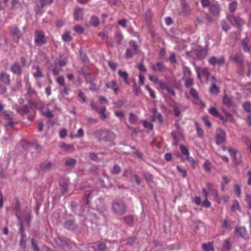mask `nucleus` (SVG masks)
<instances>
[{"label": "nucleus", "instance_id": "nucleus-1", "mask_svg": "<svg viewBox=\"0 0 251 251\" xmlns=\"http://www.w3.org/2000/svg\"><path fill=\"white\" fill-rule=\"evenodd\" d=\"M95 135L99 140L105 141H112L115 137L112 132L108 130H98L95 132Z\"/></svg>", "mask_w": 251, "mask_h": 251}, {"label": "nucleus", "instance_id": "nucleus-2", "mask_svg": "<svg viewBox=\"0 0 251 251\" xmlns=\"http://www.w3.org/2000/svg\"><path fill=\"white\" fill-rule=\"evenodd\" d=\"M112 210L117 215H122L126 211V206L123 201H115L112 204Z\"/></svg>", "mask_w": 251, "mask_h": 251}, {"label": "nucleus", "instance_id": "nucleus-3", "mask_svg": "<svg viewBox=\"0 0 251 251\" xmlns=\"http://www.w3.org/2000/svg\"><path fill=\"white\" fill-rule=\"evenodd\" d=\"M34 44L36 46H42L46 44L45 32L42 30H36L34 32Z\"/></svg>", "mask_w": 251, "mask_h": 251}, {"label": "nucleus", "instance_id": "nucleus-4", "mask_svg": "<svg viewBox=\"0 0 251 251\" xmlns=\"http://www.w3.org/2000/svg\"><path fill=\"white\" fill-rule=\"evenodd\" d=\"M206 187L210 195L213 197L214 201L218 203H220L221 201V198L218 195L215 185L213 183L208 182L206 183Z\"/></svg>", "mask_w": 251, "mask_h": 251}, {"label": "nucleus", "instance_id": "nucleus-5", "mask_svg": "<svg viewBox=\"0 0 251 251\" xmlns=\"http://www.w3.org/2000/svg\"><path fill=\"white\" fill-rule=\"evenodd\" d=\"M90 106L94 110L97 112L100 115V118L101 120H105L108 117V115L105 113L106 110L105 107L102 106L99 107L93 101L91 102Z\"/></svg>", "mask_w": 251, "mask_h": 251}, {"label": "nucleus", "instance_id": "nucleus-6", "mask_svg": "<svg viewBox=\"0 0 251 251\" xmlns=\"http://www.w3.org/2000/svg\"><path fill=\"white\" fill-rule=\"evenodd\" d=\"M56 82L62 87L61 93L65 95H68L70 89L67 86L65 83V78L63 75H60L56 78Z\"/></svg>", "mask_w": 251, "mask_h": 251}, {"label": "nucleus", "instance_id": "nucleus-7", "mask_svg": "<svg viewBox=\"0 0 251 251\" xmlns=\"http://www.w3.org/2000/svg\"><path fill=\"white\" fill-rule=\"evenodd\" d=\"M190 94L194 99L193 102L194 103L200 106L202 109H203L205 107V104L200 99L198 93L195 89L191 88L190 90Z\"/></svg>", "mask_w": 251, "mask_h": 251}, {"label": "nucleus", "instance_id": "nucleus-8", "mask_svg": "<svg viewBox=\"0 0 251 251\" xmlns=\"http://www.w3.org/2000/svg\"><path fill=\"white\" fill-rule=\"evenodd\" d=\"M228 19L232 25L238 27H240L245 23L244 21L239 16H236L235 15L229 16Z\"/></svg>", "mask_w": 251, "mask_h": 251}, {"label": "nucleus", "instance_id": "nucleus-9", "mask_svg": "<svg viewBox=\"0 0 251 251\" xmlns=\"http://www.w3.org/2000/svg\"><path fill=\"white\" fill-rule=\"evenodd\" d=\"M226 132L221 128H218L216 131L215 140L217 145L223 143L225 141Z\"/></svg>", "mask_w": 251, "mask_h": 251}, {"label": "nucleus", "instance_id": "nucleus-10", "mask_svg": "<svg viewBox=\"0 0 251 251\" xmlns=\"http://www.w3.org/2000/svg\"><path fill=\"white\" fill-rule=\"evenodd\" d=\"M176 126L177 127V130L173 131L171 135L174 141V144L176 145L177 142L182 138V134L179 124H176Z\"/></svg>", "mask_w": 251, "mask_h": 251}, {"label": "nucleus", "instance_id": "nucleus-11", "mask_svg": "<svg viewBox=\"0 0 251 251\" xmlns=\"http://www.w3.org/2000/svg\"><path fill=\"white\" fill-rule=\"evenodd\" d=\"M225 62V59L224 56H222L218 58L215 56H212L208 59V63L213 66H221L223 65Z\"/></svg>", "mask_w": 251, "mask_h": 251}, {"label": "nucleus", "instance_id": "nucleus-12", "mask_svg": "<svg viewBox=\"0 0 251 251\" xmlns=\"http://www.w3.org/2000/svg\"><path fill=\"white\" fill-rule=\"evenodd\" d=\"M235 231L237 236H239L246 239L249 238V234L244 227L237 226L235 228Z\"/></svg>", "mask_w": 251, "mask_h": 251}, {"label": "nucleus", "instance_id": "nucleus-13", "mask_svg": "<svg viewBox=\"0 0 251 251\" xmlns=\"http://www.w3.org/2000/svg\"><path fill=\"white\" fill-rule=\"evenodd\" d=\"M197 73L198 75V77L200 79H201V77H204L208 80L209 76L210 73L209 72L208 69L206 68H204L202 69H200L199 68H197L196 69Z\"/></svg>", "mask_w": 251, "mask_h": 251}, {"label": "nucleus", "instance_id": "nucleus-14", "mask_svg": "<svg viewBox=\"0 0 251 251\" xmlns=\"http://www.w3.org/2000/svg\"><path fill=\"white\" fill-rule=\"evenodd\" d=\"M32 74L36 78L43 77L44 75L42 69L38 65H33L32 67Z\"/></svg>", "mask_w": 251, "mask_h": 251}, {"label": "nucleus", "instance_id": "nucleus-15", "mask_svg": "<svg viewBox=\"0 0 251 251\" xmlns=\"http://www.w3.org/2000/svg\"><path fill=\"white\" fill-rule=\"evenodd\" d=\"M106 87L108 89H113L114 93L117 94L119 92V88L117 85L115 80H112L107 82L105 84Z\"/></svg>", "mask_w": 251, "mask_h": 251}, {"label": "nucleus", "instance_id": "nucleus-16", "mask_svg": "<svg viewBox=\"0 0 251 251\" xmlns=\"http://www.w3.org/2000/svg\"><path fill=\"white\" fill-rule=\"evenodd\" d=\"M151 68L153 71L158 70L160 72H164L167 70V68L163 63L157 62L156 64H152Z\"/></svg>", "mask_w": 251, "mask_h": 251}, {"label": "nucleus", "instance_id": "nucleus-17", "mask_svg": "<svg viewBox=\"0 0 251 251\" xmlns=\"http://www.w3.org/2000/svg\"><path fill=\"white\" fill-rule=\"evenodd\" d=\"M83 16V10L81 8H76L74 9L73 16L75 21H76L81 19Z\"/></svg>", "mask_w": 251, "mask_h": 251}, {"label": "nucleus", "instance_id": "nucleus-18", "mask_svg": "<svg viewBox=\"0 0 251 251\" xmlns=\"http://www.w3.org/2000/svg\"><path fill=\"white\" fill-rule=\"evenodd\" d=\"M229 58L231 60L239 64L243 62V55L240 52H237L230 56Z\"/></svg>", "mask_w": 251, "mask_h": 251}, {"label": "nucleus", "instance_id": "nucleus-19", "mask_svg": "<svg viewBox=\"0 0 251 251\" xmlns=\"http://www.w3.org/2000/svg\"><path fill=\"white\" fill-rule=\"evenodd\" d=\"M210 12L214 15H218L220 12V8L218 2L212 0V3L209 7Z\"/></svg>", "mask_w": 251, "mask_h": 251}, {"label": "nucleus", "instance_id": "nucleus-20", "mask_svg": "<svg viewBox=\"0 0 251 251\" xmlns=\"http://www.w3.org/2000/svg\"><path fill=\"white\" fill-rule=\"evenodd\" d=\"M0 81L5 85H8L10 83V75L5 72L0 73Z\"/></svg>", "mask_w": 251, "mask_h": 251}, {"label": "nucleus", "instance_id": "nucleus-21", "mask_svg": "<svg viewBox=\"0 0 251 251\" xmlns=\"http://www.w3.org/2000/svg\"><path fill=\"white\" fill-rule=\"evenodd\" d=\"M11 34L18 38H20L21 36V33L20 29L16 25H12L9 27Z\"/></svg>", "mask_w": 251, "mask_h": 251}, {"label": "nucleus", "instance_id": "nucleus-22", "mask_svg": "<svg viewBox=\"0 0 251 251\" xmlns=\"http://www.w3.org/2000/svg\"><path fill=\"white\" fill-rule=\"evenodd\" d=\"M153 115L151 116L152 120L153 121H157L159 123H161L162 121V115L160 113L157 112L156 108L152 109Z\"/></svg>", "mask_w": 251, "mask_h": 251}, {"label": "nucleus", "instance_id": "nucleus-23", "mask_svg": "<svg viewBox=\"0 0 251 251\" xmlns=\"http://www.w3.org/2000/svg\"><path fill=\"white\" fill-rule=\"evenodd\" d=\"M11 70L13 73L18 75L22 74L21 66L17 63H14L12 65Z\"/></svg>", "mask_w": 251, "mask_h": 251}, {"label": "nucleus", "instance_id": "nucleus-24", "mask_svg": "<svg viewBox=\"0 0 251 251\" xmlns=\"http://www.w3.org/2000/svg\"><path fill=\"white\" fill-rule=\"evenodd\" d=\"M119 75L123 78L125 82L127 84H129V80L128 79V75L126 72L122 71L121 70L118 71Z\"/></svg>", "mask_w": 251, "mask_h": 251}, {"label": "nucleus", "instance_id": "nucleus-25", "mask_svg": "<svg viewBox=\"0 0 251 251\" xmlns=\"http://www.w3.org/2000/svg\"><path fill=\"white\" fill-rule=\"evenodd\" d=\"M76 163V160L75 159L68 157L65 160V165L68 167L73 168Z\"/></svg>", "mask_w": 251, "mask_h": 251}, {"label": "nucleus", "instance_id": "nucleus-26", "mask_svg": "<svg viewBox=\"0 0 251 251\" xmlns=\"http://www.w3.org/2000/svg\"><path fill=\"white\" fill-rule=\"evenodd\" d=\"M20 233H21V236H22L20 244L23 248L25 249V241L24 240L25 233H24V230L23 225L22 223H20Z\"/></svg>", "mask_w": 251, "mask_h": 251}, {"label": "nucleus", "instance_id": "nucleus-27", "mask_svg": "<svg viewBox=\"0 0 251 251\" xmlns=\"http://www.w3.org/2000/svg\"><path fill=\"white\" fill-rule=\"evenodd\" d=\"M250 39L248 37H246L241 41V46L245 51H249L250 48L248 46V43Z\"/></svg>", "mask_w": 251, "mask_h": 251}, {"label": "nucleus", "instance_id": "nucleus-28", "mask_svg": "<svg viewBox=\"0 0 251 251\" xmlns=\"http://www.w3.org/2000/svg\"><path fill=\"white\" fill-rule=\"evenodd\" d=\"M64 226L65 227L71 230L75 229L76 227L75 221L73 220H69L66 221L64 224Z\"/></svg>", "mask_w": 251, "mask_h": 251}, {"label": "nucleus", "instance_id": "nucleus-29", "mask_svg": "<svg viewBox=\"0 0 251 251\" xmlns=\"http://www.w3.org/2000/svg\"><path fill=\"white\" fill-rule=\"evenodd\" d=\"M59 147L66 151H70L74 150V147L73 145L66 144L64 143L60 144L59 145Z\"/></svg>", "mask_w": 251, "mask_h": 251}, {"label": "nucleus", "instance_id": "nucleus-30", "mask_svg": "<svg viewBox=\"0 0 251 251\" xmlns=\"http://www.w3.org/2000/svg\"><path fill=\"white\" fill-rule=\"evenodd\" d=\"M208 112L214 117H218V116H220V112L214 107H210L208 109Z\"/></svg>", "mask_w": 251, "mask_h": 251}, {"label": "nucleus", "instance_id": "nucleus-31", "mask_svg": "<svg viewBox=\"0 0 251 251\" xmlns=\"http://www.w3.org/2000/svg\"><path fill=\"white\" fill-rule=\"evenodd\" d=\"M62 40L64 42H70L72 40L71 36V32L70 31H66L62 36Z\"/></svg>", "mask_w": 251, "mask_h": 251}, {"label": "nucleus", "instance_id": "nucleus-32", "mask_svg": "<svg viewBox=\"0 0 251 251\" xmlns=\"http://www.w3.org/2000/svg\"><path fill=\"white\" fill-rule=\"evenodd\" d=\"M209 91L211 94H216L220 92V89L217 86L215 83H212L209 88Z\"/></svg>", "mask_w": 251, "mask_h": 251}, {"label": "nucleus", "instance_id": "nucleus-33", "mask_svg": "<svg viewBox=\"0 0 251 251\" xmlns=\"http://www.w3.org/2000/svg\"><path fill=\"white\" fill-rule=\"evenodd\" d=\"M115 40L118 44H121L122 41L123 39V36L121 32L117 31L115 35Z\"/></svg>", "mask_w": 251, "mask_h": 251}, {"label": "nucleus", "instance_id": "nucleus-34", "mask_svg": "<svg viewBox=\"0 0 251 251\" xmlns=\"http://www.w3.org/2000/svg\"><path fill=\"white\" fill-rule=\"evenodd\" d=\"M18 111L22 114H26L29 112V107L27 105H25L18 109Z\"/></svg>", "mask_w": 251, "mask_h": 251}, {"label": "nucleus", "instance_id": "nucleus-35", "mask_svg": "<svg viewBox=\"0 0 251 251\" xmlns=\"http://www.w3.org/2000/svg\"><path fill=\"white\" fill-rule=\"evenodd\" d=\"M195 125L196 127L198 136L199 137H202L203 136V131L202 129L201 128L199 124L197 122L195 123Z\"/></svg>", "mask_w": 251, "mask_h": 251}, {"label": "nucleus", "instance_id": "nucleus-36", "mask_svg": "<svg viewBox=\"0 0 251 251\" xmlns=\"http://www.w3.org/2000/svg\"><path fill=\"white\" fill-rule=\"evenodd\" d=\"M121 172V167L117 164L114 165V166L110 171L111 173L113 175H118L120 174Z\"/></svg>", "mask_w": 251, "mask_h": 251}, {"label": "nucleus", "instance_id": "nucleus-37", "mask_svg": "<svg viewBox=\"0 0 251 251\" xmlns=\"http://www.w3.org/2000/svg\"><path fill=\"white\" fill-rule=\"evenodd\" d=\"M52 164L50 162L42 163L40 166V169L42 171H47L51 169Z\"/></svg>", "mask_w": 251, "mask_h": 251}, {"label": "nucleus", "instance_id": "nucleus-38", "mask_svg": "<svg viewBox=\"0 0 251 251\" xmlns=\"http://www.w3.org/2000/svg\"><path fill=\"white\" fill-rule=\"evenodd\" d=\"M26 87L28 95L32 96L36 94L35 90L32 88L31 84L28 82H26Z\"/></svg>", "mask_w": 251, "mask_h": 251}, {"label": "nucleus", "instance_id": "nucleus-39", "mask_svg": "<svg viewBox=\"0 0 251 251\" xmlns=\"http://www.w3.org/2000/svg\"><path fill=\"white\" fill-rule=\"evenodd\" d=\"M230 249V244L229 242V240L226 239L225 241L224 244L223 246V249L222 251H229Z\"/></svg>", "mask_w": 251, "mask_h": 251}, {"label": "nucleus", "instance_id": "nucleus-40", "mask_svg": "<svg viewBox=\"0 0 251 251\" xmlns=\"http://www.w3.org/2000/svg\"><path fill=\"white\" fill-rule=\"evenodd\" d=\"M137 52H134V50L131 49H127L125 54V57L126 59L131 58Z\"/></svg>", "mask_w": 251, "mask_h": 251}, {"label": "nucleus", "instance_id": "nucleus-41", "mask_svg": "<svg viewBox=\"0 0 251 251\" xmlns=\"http://www.w3.org/2000/svg\"><path fill=\"white\" fill-rule=\"evenodd\" d=\"M237 2L235 0L232 1L229 4L228 8L229 10L231 12H234L237 8Z\"/></svg>", "mask_w": 251, "mask_h": 251}, {"label": "nucleus", "instance_id": "nucleus-42", "mask_svg": "<svg viewBox=\"0 0 251 251\" xmlns=\"http://www.w3.org/2000/svg\"><path fill=\"white\" fill-rule=\"evenodd\" d=\"M124 221L129 226H132L133 222V217L132 216L128 215L124 218Z\"/></svg>", "mask_w": 251, "mask_h": 251}, {"label": "nucleus", "instance_id": "nucleus-43", "mask_svg": "<svg viewBox=\"0 0 251 251\" xmlns=\"http://www.w3.org/2000/svg\"><path fill=\"white\" fill-rule=\"evenodd\" d=\"M180 150L181 153L184 155L188 156L189 155V151L188 149L184 145H180L179 146Z\"/></svg>", "mask_w": 251, "mask_h": 251}, {"label": "nucleus", "instance_id": "nucleus-44", "mask_svg": "<svg viewBox=\"0 0 251 251\" xmlns=\"http://www.w3.org/2000/svg\"><path fill=\"white\" fill-rule=\"evenodd\" d=\"M244 140L245 144L248 146V151L251 153V140L247 136L244 138Z\"/></svg>", "mask_w": 251, "mask_h": 251}, {"label": "nucleus", "instance_id": "nucleus-45", "mask_svg": "<svg viewBox=\"0 0 251 251\" xmlns=\"http://www.w3.org/2000/svg\"><path fill=\"white\" fill-rule=\"evenodd\" d=\"M90 24L93 26H97L100 24L99 18L96 16H92L91 18Z\"/></svg>", "mask_w": 251, "mask_h": 251}, {"label": "nucleus", "instance_id": "nucleus-46", "mask_svg": "<svg viewBox=\"0 0 251 251\" xmlns=\"http://www.w3.org/2000/svg\"><path fill=\"white\" fill-rule=\"evenodd\" d=\"M243 107L246 112L249 113L251 111V103L249 101H246L243 104Z\"/></svg>", "mask_w": 251, "mask_h": 251}, {"label": "nucleus", "instance_id": "nucleus-47", "mask_svg": "<svg viewBox=\"0 0 251 251\" xmlns=\"http://www.w3.org/2000/svg\"><path fill=\"white\" fill-rule=\"evenodd\" d=\"M84 135V131L82 128H80L78 129L77 133L76 134H72L71 136V137L72 138H79L81 137Z\"/></svg>", "mask_w": 251, "mask_h": 251}, {"label": "nucleus", "instance_id": "nucleus-48", "mask_svg": "<svg viewBox=\"0 0 251 251\" xmlns=\"http://www.w3.org/2000/svg\"><path fill=\"white\" fill-rule=\"evenodd\" d=\"M203 168L205 171L209 172L211 171V163L208 160H206L203 164Z\"/></svg>", "mask_w": 251, "mask_h": 251}, {"label": "nucleus", "instance_id": "nucleus-49", "mask_svg": "<svg viewBox=\"0 0 251 251\" xmlns=\"http://www.w3.org/2000/svg\"><path fill=\"white\" fill-rule=\"evenodd\" d=\"M133 91L136 96L139 95L141 92V90L140 87L138 86L136 84V82H134Z\"/></svg>", "mask_w": 251, "mask_h": 251}, {"label": "nucleus", "instance_id": "nucleus-50", "mask_svg": "<svg viewBox=\"0 0 251 251\" xmlns=\"http://www.w3.org/2000/svg\"><path fill=\"white\" fill-rule=\"evenodd\" d=\"M53 1L54 0H40L42 7L50 5L53 3Z\"/></svg>", "mask_w": 251, "mask_h": 251}, {"label": "nucleus", "instance_id": "nucleus-51", "mask_svg": "<svg viewBox=\"0 0 251 251\" xmlns=\"http://www.w3.org/2000/svg\"><path fill=\"white\" fill-rule=\"evenodd\" d=\"M223 101L225 104L228 106H229L231 103V99L226 95L223 97Z\"/></svg>", "mask_w": 251, "mask_h": 251}, {"label": "nucleus", "instance_id": "nucleus-52", "mask_svg": "<svg viewBox=\"0 0 251 251\" xmlns=\"http://www.w3.org/2000/svg\"><path fill=\"white\" fill-rule=\"evenodd\" d=\"M143 124L144 126L146 128H148L150 130H151L153 128V126L150 122H148L146 120H144L143 121Z\"/></svg>", "mask_w": 251, "mask_h": 251}, {"label": "nucleus", "instance_id": "nucleus-53", "mask_svg": "<svg viewBox=\"0 0 251 251\" xmlns=\"http://www.w3.org/2000/svg\"><path fill=\"white\" fill-rule=\"evenodd\" d=\"M228 152L230 153L231 157L232 158L233 160H235L236 159V154L237 152V151L234 149L229 148Z\"/></svg>", "mask_w": 251, "mask_h": 251}, {"label": "nucleus", "instance_id": "nucleus-54", "mask_svg": "<svg viewBox=\"0 0 251 251\" xmlns=\"http://www.w3.org/2000/svg\"><path fill=\"white\" fill-rule=\"evenodd\" d=\"M42 114L46 117L49 118H51L53 117V115L51 111L49 109H47L45 111H42Z\"/></svg>", "mask_w": 251, "mask_h": 251}, {"label": "nucleus", "instance_id": "nucleus-55", "mask_svg": "<svg viewBox=\"0 0 251 251\" xmlns=\"http://www.w3.org/2000/svg\"><path fill=\"white\" fill-rule=\"evenodd\" d=\"M186 159L189 162L192 167L194 168L196 166V163L193 158L189 155L186 157Z\"/></svg>", "mask_w": 251, "mask_h": 251}, {"label": "nucleus", "instance_id": "nucleus-56", "mask_svg": "<svg viewBox=\"0 0 251 251\" xmlns=\"http://www.w3.org/2000/svg\"><path fill=\"white\" fill-rule=\"evenodd\" d=\"M129 46L131 48L130 49L134 50V52H137L138 46L136 45L135 41H130L129 42Z\"/></svg>", "mask_w": 251, "mask_h": 251}, {"label": "nucleus", "instance_id": "nucleus-57", "mask_svg": "<svg viewBox=\"0 0 251 251\" xmlns=\"http://www.w3.org/2000/svg\"><path fill=\"white\" fill-rule=\"evenodd\" d=\"M222 29L225 31H227L230 29V26L228 25V24L225 21H222Z\"/></svg>", "mask_w": 251, "mask_h": 251}, {"label": "nucleus", "instance_id": "nucleus-58", "mask_svg": "<svg viewBox=\"0 0 251 251\" xmlns=\"http://www.w3.org/2000/svg\"><path fill=\"white\" fill-rule=\"evenodd\" d=\"M222 226L223 228L225 229H231V227H230L229 221L227 220H225L222 223Z\"/></svg>", "mask_w": 251, "mask_h": 251}, {"label": "nucleus", "instance_id": "nucleus-59", "mask_svg": "<svg viewBox=\"0 0 251 251\" xmlns=\"http://www.w3.org/2000/svg\"><path fill=\"white\" fill-rule=\"evenodd\" d=\"M224 112L226 116V122L227 121L232 122L233 121V116L231 114H230L229 113H228L226 111H224Z\"/></svg>", "mask_w": 251, "mask_h": 251}, {"label": "nucleus", "instance_id": "nucleus-60", "mask_svg": "<svg viewBox=\"0 0 251 251\" xmlns=\"http://www.w3.org/2000/svg\"><path fill=\"white\" fill-rule=\"evenodd\" d=\"M193 83H194L193 79L192 78H189L185 81V86L186 87L188 88L189 87L192 86L193 85Z\"/></svg>", "mask_w": 251, "mask_h": 251}, {"label": "nucleus", "instance_id": "nucleus-61", "mask_svg": "<svg viewBox=\"0 0 251 251\" xmlns=\"http://www.w3.org/2000/svg\"><path fill=\"white\" fill-rule=\"evenodd\" d=\"M74 30L75 32L79 33H81L84 31L83 27L80 25H76L74 27Z\"/></svg>", "mask_w": 251, "mask_h": 251}, {"label": "nucleus", "instance_id": "nucleus-62", "mask_svg": "<svg viewBox=\"0 0 251 251\" xmlns=\"http://www.w3.org/2000/svg\"><path fill=\"white\" fill-rule=\"evenodd\" d=\"M176 168L177 170L182 174V176L183 177H185L186 176L187 172L185 169L182 168L178 166H177Z\"/></svg>", "mask_w": 251, "mask_h": 251}, {"label": "nucleus", "instance_id": "nucleus-63", "mask_svg": "<svg viewBox=\"0 0 251 251\" xmlns=\"http://www.w3.org/2000/svg\"><path fill=\"white\" fill-rule=\"evenodd\" d=\"M203 121L204 122V124L205 125L208 127H210L212 126V124L210 122V121L209 120L207 116H204L202 118Z\"/></svg>", "mask_w": 251, "mask_h": 251}, {"label": "nucleus", "instance_id": "nucleus-64", "mask_svg": "<svg viewBox=\"0 0 251 251\" xmlns=\"http://www.w3.org/2000/svg\"><path fill=\"white\" fill-rule=\"evenodd\" d=\"M108 64L109 67L113 71H115L116 70L117 67V64L116 63L109 61L108 62Z\"/></svg>", "mask_w": 251, "mask_h": 251}]
</instances>
